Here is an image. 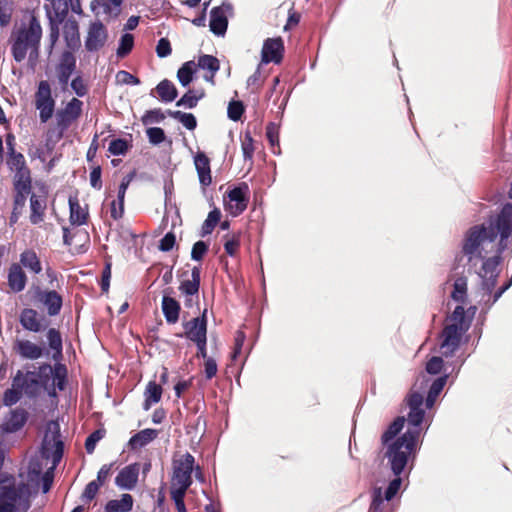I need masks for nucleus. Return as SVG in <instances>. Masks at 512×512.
Returning <instances> with one entry per match:
<instances>
[{
	"instance_id": "obj_31",
	"label": "nucleus",
	"mask_w": 512,
	"mask_h": 512,
	"mask_svg": "<svg viewBox=\"0 0 512 512\" xmlns=\"http://www.w3.org/2000/svg\"><path fill=\"white\" fill-rule=\"evenodd\" d=\"M199 68L203 70H207L209 74L204 75V79L211 83L212 85L215 84V75L220 69V62L218 58H216L213 55L204 54L199 56L198 62L196 64Z\"/></svg>"
},
{
	"instance_id": "obj_37",
	"label": "nucleus",
	"mask_w": 512,
	"mask_h": 512,
	"mask_svg": "<svg viewBox=\"0 0 512 512\" xmlns=\"http://www.w3.org/2000/svg\"><path fill=\"white\" fill-rule=\"evenodd\" d=\"M156 91L163 102H172L178 96L175 85L168 79H164L156 86Z\"/></svg>"
},
{
	"instance_id": "obj_58",
	"label": "nucleus",
	"mask_w": 512,
	"mask_h": 512,
	"mask_svg": "<svg viewBox=\"0 0 512 512\" xmlns=\"http://www.w3.org/2000/svg\"><path fill=\"white\" fill-rule=\"evenodd\" d=\"M402 484V479L400 476H396L392 481H390L388 487L384 493V500L391 501L399 492Z\"/></svg>"
},
{
	"instance_id": "obj_5",
	"label": "nucleus",
	"mask_w": 512,
	"mask_h": 512,
	"mask_svg": "<svg viewBox=\"0 0 512 512\" xmlns=\"http://www.w3.org/2000/svg\"><path fill=\"white\" fill-rule=\"evenodd\" d=\"M35 494L37 490L25 482L22 474L3 472L0 475V512H27Z\"/></svg>"
},
{
	"instance_id": "obj_36",
	"label": "nucleus",
	"mask_w": 512,
	"mask_h": 512,
	"mask_svg": "<svg viewBox=\"0 0 512 512\" xmlns=\"http://www.w3.org/2000/svg\"><path fill=\"white\" fill-rule=\"evenodd\" d=\"M162 394L163 389L161 384H158L155 381H149L144 391L145 399L143 402V409L148 411L153 404L160 402Z\"/></svg>"
},
{
	"instance_id": "obj_45",
	"label": "nucleus",
	"mask_w": 512,
	"mask_h": 512,
	"mask_svg": "<svg viewBox=\"0 0 512 512\" xmlns=\"http://www.w3.org/2000/svg\"><path fill=\"white\" fill-rule=\"evenodd\" d=\"M169 116L178 120L188 130H194L197 127L196 117L192 113L182 111H168Z\"/></svg>"
},
{
	"instance_id": "obj_24",
	"label": "nucleus",
	"mask_w": 512,
	"mask_h": 512,
	"mask_svg": "<svg viewBox=\"0 0 512 512\" xmlns=\"http://www.w3.org/2000/svg\"><path fill=\"white\" fill-rule=\"evenodd\" d=\"M63 37L68 49L76 51L81 46L79 24L76 19L68 18L63 25Z\"/></svg>"
},
{
	"instance_id": "obj_23",
	"label": "nucleus",
	"mask_w": 512,
	"mask_h": 512,
	"mask_svg": "<svg viewBox=\"0 0 512 512\" xmlns=\"http://www.w3.org/2000/svg\"><path fill=\"white\" fill-rule=\"evenodd\" d=\"M44 317L40 316L35 309L24 308L19 317L20 324L25 330L38 333L45 328L43 325Z\"/></svg>"
},
{
	"instance_id": "obj_44",
	"label": "nucleus",
	"mask_w": 512,
	"mask_h": 512,
	"mask_svg": "<svg viewBox=\"0 0 512 512\" xmlns=\"http://www.w3.org/2000/svg\"><path fill=\"white\" fill-rule=\"evenodd\" d=\"M266 137L274 154L280 153L279 145V125L270 122L266 126Z\"/></svg>"
},
{
	"instance_id": "obj_57",
	"label": "nucleus",
	"mask_w": 512,
	"mask_h": 512,
	"mask_svg": "<svg viewBox=\"0 0 512 512\" xmlns=\"http://www.w3.org/2000/svg\"><path fill=\"white\" fill-rule=\"evenodd\" d=\"M12 7L8 0H0V25L6 26L10 23Z\"/></svg>"
},
{
	"instance_id": "obj_32",
	"label": "nucleus",
	"mask_w": 512,
	"mask_h": 512,
	"mask_svg": "<svg viewBox=\"0 0 512 512\" xmlns=\"http://www.w3.org/2000/svg\"><path fill=\"white\" fill-rule=\"evenodd\" d=\"M70 216L69 221L72 225L81 226L87 223L89 213L87 207H82L77 198H69Z\"/></svg>"
},
{
	"instance_id": "obj_7",
	"label": "nucleus",
	"mask_w": 512,
	"mask_h": 512,
	"mask_svg": "<svg viewBox=\"0 0 512 512\" xmlns=\"http://www.w3.org/2000/svg\"><path fill=\"white\" fill-rule=\"evenodd\" d=\"M64 443L61 440L60 426L58 422L50 421L47 424L46 433L42 442V453L46 458H52L53 467L47 470L41 477L42 492L47 493L52 487L54 467L60 462L63 456Z\"/></svg>"
},
{
	"instance_id": "obj_11",
	"label": "nucleus",
	"mask_w": 512,
	"mask_h": 512,
	"mask_svg": "<svg viewBox=\"0 0 512 512\" xmlns=\"http://www.w3.org/2000/svg\"><path fill=\"white\" fill-rule=\"evenodd\" d=\"M194 464L195 458L189 452H186L179 458L173 459V473L171 477V482L175 484H184L186 486H191L192 472L195 469Z\"/></svg>"
},
{
	"instance_id": "obj_14",
	"label": "nucleus",
	"mask_w": 512,
	"mask_h": 512,
	"mask_svg": "<svg viewBox=\"0 0 512 512\" xmlns=\"http://www.w3.org/2000/svg\"><path fill=\"white\" fill-rule=\"evenodd\" d=\"M107 40L108 30L106 26L100 20L90 22L85 38V49L88 52H98L106 45Z\"/></svg>"
},
{
	"instance_id": "obj_61",
	"label": "nucleus",
	"mask_w": 512,
	"mask_h": 512,
	"mask_svg": "<svg viewBox=\"0 0 512 512\" xmlns=\"http://www.w3.org/2000/svg\"><path fill=\"white\" fill-rule=\"evenodd\" d=\"M104 436V431L95 430L92 432L85 440V449L87 453L91 454L94 452L96 444L100 441Z\"/></svg>"
},
{
	"instance_id": "obj_9",
	"label": "nucleus",
	"mask_w": 512,
	"mask_h": 512,
	"mask_svg": "<svg viewBox=\"0 0 512 512\" xmlns=\"http://www.w3.org/2000/svg\"><path fill=\"white\" fill-rule=\"evenodd\" d=\"M35 107L39 111L41 123H47L55 111V100L52 97L51 87L48 81L39 82L35 93Z\"/></svg>"
},
{
	"instance_id": "obj_21",
	"label": "nucleus",
	"mask_w": 512,
	"mask_h": 512,
	"mask_svg": "<svg viewBox=\"0 0 512 512\" xmlns=\"http://www.w3.org/2000/svg\"><path fill=\"white\" fill-rule=\"evenodd\" d=\"M74 51L65 50L60 56V61L57 67L58 79L62 85H66L76 69V57Z\"/></svg>"
},
{
	"instance_id": "obj_26",
	"label": "nucleus",
	"mask_w": 512,
	"mask_h": 512,
	"mask_svg": "<svg viewBox=\"0 0 512 512\" xmlns=\"http://www.w3.org/2000/svg\"><path fill=\"white\" fill-rule=\"evenodd\" d=\"M27 275L18 263H12L8 269L7 281L13 293L23 291L27 284Z\"/></svg>"
},
{
	"instance_id": "obj_42",
	"label": "nucleus",
	"mask_w": 512,
	"mask_h": 512,
	"mask_svg": "<svg viewBox=\"0 0 512 512\" xmlns=\"http://www.w3.org/2000/svg\"><path fill=\"white\" fill-rule=\"evenodd\" d=\"M453 300L464 303L467 298V278L465 276L458 277L453 284L451 293Z\"/></svg>"
},
{
	"instance_id": "obj_59",
	"label": "nucleus",
	"mask_w": 512,
	"mask_h": 512,
	"mask_svg": "<svg viewBox=\"0 0 512 512\" xmlns=\"http://www.w3.org/2000/svg\"><path fill=\"white\" fill-rule=\"evenodd\" d=\"M209 250V246L204 241L194 243L191 250V258L195 261H201Z\"/></svg>"
},
{
	"instance_id": "obj_51",
	"label": "nucleus",
	"mask_w": 512,
	"mask_h": 512,
	"mask_svg": "<svg viewBox=\"0 0 512 512\" xmlns=\"http://www.w3.org/2000/svg\"><path fill=\"white\" fill-rule=\"evenodd\" d=\"M225 243H224V250L225 252L231 256L234 257L238 254L239 248H240V235L239 234H233L232 236L225 235Z\"/></svg>"
},
{
	"instance_id": "obj_4",
	"label": "nucleus",
	"mask_w": 512,
	"mask_h": 512,
	"mask_svg": "<svg viewBox=\"0 0 512 512\" xmlns=\"http://www.w3.org/2000/svg\"><path fill=\"white\" fill-rule=\"evenodd\" d=\"M51 378V365L42 364L37 370L23 372L18 370L12 379L11 388L2 396L4 406L11 407L20 401L23 395L36 399L46 390Z\"/></svg>"
},
{
	"instance_id": "obj_34",
	"label": "nucleus",
	"mask_w": 512,
	"mask_h": 512,
	"mask_svg": "<svg viewBox=\"0 0 512 512\" xmlns=\"http://www.w3.org/2000/svg\"><path fill=\"white\" fill-rule=\"evenodd\" d=\"M22 268L27 269L33 274H40L42 272V264L33 249H26L20 254V263Z\"/></svg>"
},
{
	"instance_id": "obj_64",
	"label": "nucleus",
	"mask_w": 512,
	"mask_h": 512,
	"mask_svg": "<svg viewBox=\"0 0 512 512\" xmlns=\"http://www.w3.org/2000/svg\"><path fill=\"white\" fill-rule=\"evenodd\" d=\"M176 244V236L173 232H168L160 240L158 248L162 252H168L173 249Z\"/></svg>"
},
{
	"instance_id": "obj_46",
	"label": "nucleus",
	"mask_w": 512,
	"mask_h": 512,
	"mask_svg": "<svg viewBox=\"0 0 512 512\" xmlns=\"http://www.w3.org/2000/svg\"><path fill=\"white\" fill-rule=\"evenodd\" d=\"M53 7L57 14L62 15H66L69 8L76 14L83 12L80 0H62L60 3L57 1L56 6Z\"/></svg>"
},
{
	"instance_id": "obj_60",
	"label": "nucleus",
	"mask_w": 512,
	"mask_h": 512,
	"mask_svg": "<svg viewBox=\"0 0 512 512\" xmlns=\"http://www.w3.org/2000/svg\"><path fill=\"white\" fill-rule=\"evenodd\" d=\"M149 142L154 145H158L165 140L164 130L160 127H151L146 130Z\"/></svg>"
},
{
	"instance_id": "obj_27",
	"label": "nucleus",
	"mask_w": 512,
	"mask_h": 512,
	"mask_svg": "<svg viewBox=\"0 0 512 512\" xmlns=\"http://www.w3.org/2000/svg\"><path fill=\"white\" fill-rule=\"evenodd\" d=\"M14 351L24 359L36 360L44 355V348L29 340H16L13 346Z\"/></svg>"
},
{
	"instance_id": "obj_10",
	"label": "nucleus",
	"mask_w": 512,
	"mask_h": 512,
	"mask_svg": "<svg viewBox=\"0 0 512 512\" xmlns=\"http://www.w3.org/2000/svg\"><path fill=\"white\" fill-rule=\"evenodd\" d=\"M83 102L78 98H72L64 108L56 112V126L59 131L58 139H61L68 128L76 122L82 114Z\"/></svg>"
},
{
	"instance_id": "obj_33",
	"label": "nucleus",
	"mask_w": 512,
	"mask_h": 512,
	"mask_svg": "<svg viewBox=\"0 0 512 512\" xmlns=\"http://www.w3.org/2000/svg\"><path fill=\"white\" fill-rule=\"evenodd\" d=\"M158 434H159V432L156 429H151V428L143 429V430L137 432L136 434H134L129 439L128 446L132 450L142 448V447L146 446L147 444H149L150 442H152L153 440H155L158 437Z\"/></svg>"
},
{
	"instance_id": "obj_12",
	"label": "nucleus",
	"mask_w": 512,
	"mask_h": 512,
	"mask_svg": "<svg viewBox=\"0 0 512 512\" xmlns=\"http://www.w3.org/2000/svg\"><path fill=\"white\" fill-rule=\"evenodd\" d=\"M207 325V309L205 308L199 316L183 322L184 332L177 334V337H185L191 342H199L207 338Z\"/></svg>"
},
{
	"instance_id": "obj_22",
	"label": "nucleus",
	"mask_w": 512,
	"mask_h": 512,
	"mask_svg": "<svg viewBox=\"0 0 512 512\" xmlns=\"http://www.w3.org/2000/svg\"><path fill=\"white\" fill-rule=\"evenodd\" d=\"M47 209V192L43 194L32 193L30 195V222L34 225L44 221Z\"/></svg>"
},
{
	"instance_id": "obj_55",
	"label": "nucleus",
	"mask_w": 512,
	"mask_h": 512,
	"mask_svg": "<svg viewBox=\"0 0 512 512\" xmlns=\"http://www.w3.org/2000/svg\"><path fill=\"white\" fill-rule=\"evenodd\" d=\"M241 148L243 152L244 160H252L255 147H254V140L249 132H247L244 136V139L241 142Z\"/></svg>"
},
{
	"instance_id": "obj_62",
	"label": "nucleus",
	"mask_w": 512,
	"mask_h": 512,
	"mask_svg": "<svg viewBox=\"0 0 512 512\" xmlns=\"http://www.w3.org/2000/svg\"><path fill=\"white\" fill-rule=\"evenodd\" d=\"M165 119V115L160 108L149 110L145 113L142 118L143 124H152L155 122H161Z\"/></svg>"
},
{
	"instance_id": "obj_47",
	"label": "nucleus",
	"mask_w": 512,
	"mask_h": 512,
	"mask_svg": "<svg viewBox=\"0 0 512 512\" xmlns=\"http://www.w3.org/2000/svg\"><path fill=\"white\" fill-rule=\"evenodd\" d=\"M42 467L38 462H31L28 467L27 476L24 477L25 482L32 485L33 489L38 491L39 480L41 477Z\"/></svg>"
},
{
	"instance_id": "obj_52",
	"label": "nucleus",
	"mask_w": 512,
	"mask_h": 512,
	"mask_svg": "<svg viewBox=\"0 0 512 512\" xmlns=\"http://www.w3.org/2000/svg\"><path fill=\"white\" fill-rule=\"evenodd\" d=\"M245 112V107L242 101L232 100L228 104L227 114L232 121H239Z\"/></svg>"
},
{
	"instance_id": "obj_3",
	"label": "nucleus",
	"mask_w": 512,
	"mask_h": 512,
	"mask_svg": "<svg viewBox=\"0 0 512 512\" xmlns=\"http://www.w3.org/2000/svg\"><path fill=\"white\" fill-rule=\"evenodd\" d=\"M41 39V24L37 17L32 15L28 23H21L10 35L9 44L13 59L21 63L27 58L29 66L34 68L40 56Z\"/></svg>"
},
{
	"instance_id": "obj_6",
	"label": "nucleus",
	"mask_w": 512,
	"mask_h": 512,
	"mask_svg": "<svg viewBox=\"0 0 512 512\" xmlns=\"http://www.w3.org/2000/svg\"><path fill=\"white\" fill-rule=\"evenodd\" d=\"M448 322L441 333L440 349L445 357L452 356L459 348L461 339L471 324V319L465 315V309L462 305L455 307L452 314L448 317Z\"/></svg>"
},
{
	"instance_id": "obj_49",
	"label": "nucleus",
	"mask_w": 512,
	"mask_h": 512,
	"mask_svg": "<svg viewBox=\"0 0 512 512\" xmlns=\"http://www.w3.org/2000/svg\"><path fill=\"white\" fill-rule=\"evenodd\" d=\"M134 37L130 33H125L121 36L119 46L116 54L119 58L126 57L133 49Z\"/></svg>"
},
{
	"instance_id": "obj_1",
	"label": "nucleus",
	"mask_w": 512,
	"mask_h": 512,
	"mask_svg": "<svg viewBox=\"0 0 512 512\" xmlns=\"http://www.w3.org/2000/svg\"><path fill=\"white\" fill-rule=\"evenodd\" d=\"M429 379H423L419 388L422 392L416 390L417 384L410 389L409 393L404 399L405 404L409 408L407 415V422L409 424L408 430L393 443L388 445L385 457L388 458L391 470L395 476H400L411 454L415 451L419 436L420 425L423 421L425 411L422 408L424 403V392L428 387Z\"/></svg>"
},
{
	"instance_id": "obj_16",
	"label": "nucleus",
	"mask_w": 512,
	"mask_h": 512,
	"mask_svg": "<svg viewBox=\"0 0 512 512\" xmlns=\"http://www.w3.org/2000/svg\"><path fill=\"white\" fill-rule=\"evenodd\" d=\"M13 185V207L9 218L10 225L18 222L25 207L27 197L32 194V184H12Z\"/></svg>"
},
{
	"instance_id": "obj_41",
	"label": "nucleus",
	"mask_w": 512,
	"mask_h": 512,
	"mask_svg": "<svg viewBox=\"0 0 512 512\" xmlns=\"http://www.w3.org/2000/svg\"><path fill=\"white\" fill-rule=\"evenodd\" d=\"M195 67L196 63L194 61H187L178 69L177 78L182 86H188L192 82Z\"/></svg>"
},
{
	"instance_id": "obj_63",
	"label": "nucleus",
	"mask_w": 512,
	"mask_h": 512,
	"mask_svg": "<svg viewBox=\"0 0 512 512\" xmlns=\"http://www.w3.org/2000/svg\"><path fill=\"white\" fill-rule=\"evenodd\" d=\"M190 486L175 484L171 482L170 495L173 501H184L186 491Z\"/></svg>"
},
{
	"instance_id": "obj_2",
	"label": "nucleus",
	"mask_w": 512,
	"mask_h": 512,
	"mask_svg": "<svg viewBox=\"0 0 512 512\" xmlns=\"http://www.w3.org/2000/svg\"><path fill=\"white\" fill-rule=\"evenodd\" d=\"M512 235V203L503 205L495 218L489 220V225H475L466 235L462 246V252L468 257V262L474 258L483 259L481 245L485 242L493 243L498 253H503L507 247V239Z\"/></svg>"
},
{
	"instance_id": "obj_17",
	"label": "nucleus",
	"mask_w": 512,
	"mask_h": 512,
	"mask_svg": "<svg viewBox=\"0 0 512 512\" xmlns=\"http://www.w3.org/2000/svg\"><path fill=\"white\" fill-rule=\"evenodd\" d=\"M180 284L178 290L182 296H197L199 295L201 284V268L194 266L191 269L190 277L188 271L180 274Z\"/></svg>"
},
{
	"instance_id": "obj_50",
	"label": "nucleus",
	"mask_w": 512,
	"mask_h": 512,
	"mask_svg": "<svg viewBox=\"0 0 512 512\" xmlns=\"http://www.w3.org/2000/svg\"><path fill=\"white\" fill-rule=\"evenodd\" d=\"M131 143L123 138L113 139L108 147V151L110 154L119 156L125 155L129 148L131 147Z\"/></svg>"
},
{
	"instance_id": "obj_30",
	"label": "nucleus",
	"mask_w": 512,
	"mask_h": 512,
	"mask_svg": "<svg viewBox=\"0 0 512 512\" xmlns=\"http://www.w3.org/2000/svg\"><path fill=\"white\" fill-rule=\"evenodd\" d=\"M161 308L168 324H175L178 322L181 306L175 298L164 295L162 298Z\"/></svg>"
},
{
	"instance_id": "obj_56",
	"label": "nucleus",
	"mask_w": 512,
	"mask_h": 512,
	"mask_svg": "<svg viewBox=\"0 0 512 512\" xmlns=\"http://www.w3.org/2000/svg\"><path fill=\"white\" fill-rule=\"evenodd\" d=\"M100 487L97 481L89 482L81 495V499L86 503L91 502L98 494Z\"/></svg>"
},
{
	"instance_id": "obj_29",
	"label": "nucleus",
	"mask_w": 512,
	"mask_h": 512,
	"mask_svg": "<svg viewBox=\"0 0 512 512\" xmlns=\"http://www.w3.org/2000/svg\"><path fill=\"white\" fill-rule=\"evenodd\" d=\"M228 19L222 7H214L210 11L209 27L212 33L217 36H223L226 33Z\"/></svg>"
},
{
	"instance_id": "obj_54",
	"label": "nucleus",
	"mask_w": 512,
	"mask_h": 512,
	"mask_svg": "<svg viewBox=\"0 0 512 512\" xmlns=\"http://www.w3.org/2000/svg\"><path fill=\"white\" fill-rule=\"evenodd\" d=\"M368 512H384V498L381 487H375Z\"/></svg>"
},
{
	"instance_id": "obj_43",
	"label": "nucleus",
	"mask_w": 512,
	"mask_h": 512,
	"mask_svg": "<svg viewBox=\"0 0 512 512\" xmlns=\"http://www.w3.org/2000/svg\"><path fill=\"white\" fill-rule=\"evenodd\" d=\"M51 376H53V385L60 391L64 390L67 382V368L63 364L51 366Z\"/></svg>"
},
{
	"instance_id": "obj_19",
	"label": "nucleus",
	"mask_w": 512,
	"mask_h": 512,
	"mask_svg": "<svg viewBox=\"0 0 512 512\" xmlns=\"http://www.w3.org/2000/svg\"><path fill=\"white\" fill-rule=\"evenodd\" d=\"M284 55V41L281 37L267 38L262 47L261 58L263 63L274 62L279 64Z\"/></svg>"
},
{
	"instance_id": "obj_15",
	"label": "nucleus",
	"mask_w": 512,
	"mask_h": 512,
	"mask_svg": "<svg viewBox=\"0 0 512 512\" xmlns=\"http://www.w3.org/2000/svg\"><path fill=\"white\" fill-rule=\"evenodd\" d=\"M248 192L249 187L244 182L229 190L226 193L228 198L226 210H228L233 216L242 214L246 210L249 202Z\"/></svg>"
},
{
	"instance_id": "obj_35",
	"label": "nucleus",
	"mask_w": 512,
	"mask_h": 512,
	"mask_svg": "<svg viewBox=\"0 0 512 512\" xmlns=\"http://www.w3.org/2000/svg\"><path fill=\"white\" fill-rule=\"evenodd\" d=\"M133 504L132 495L124 493L120 499L109 500L104 507V512H130L133 509Z\"/></svg>"
},
{
	"instance_id": "obj_13",
	"label": "nucleus",
	"mask_w": 512,
	"mask_h": 512,
	"mask_svg": "<svg viewBox=\"0 0 512 512\" xmlns=\"http://www.w3.org/2000/svg\"><path fill=\"white\" fill-rule=\"evenodd\" d=\"M33 299L35 303L45 307L50 316L58 315L63 305V298L57 291L42 289L39 286L33 290Z\"/></svg>"
},
{
	"instance_id": "obj_38",
	"label": "nucleus",
	"mask_w": 512,
	"mask_h": 512,
	"mask_svg": "<svg viewBox=\"0 0 512 512\" xmlns=\"http://www.w3.org/2000/svg\"><path fill=\"white\" fill-rule=\"evenodd\" d=\"M406 418L404 416H398L394 419V421L388 426V428L384 431L381 436V442L383 445H387L391 440H393L403 429Z\"/></svg>"
},
{
	"instance_id": "obj_25",
	"label": "nucleus",
	"mask_w": 512,
	"mask_h": 512,
	"mask_svg": "<svg viewBox=\"0 0 512 512\" xmlns=\"http://www.w3.org/2000/svg\"><path fill=\"white\" fill-rule=\"evenodd\" d=\"M28 420V412L23 408L11 410L5 417L2 428L5 432L14 433L19 431Z\"/></svg>"
},
{
	"instance_id": "obj_8",
	"label": "nucleus",
	"mask_w": 512,
	"mask_h": 512,
	"mask_svg": "<svg viewBox=\"0 0 512 512\" xmlns=\"http://www.w3.org/2000/svg\"><path fill=\"white\" fill-rule=\"evenodd\" d=\"M7 166L14 173L12 184H32L31 170L24 155L11 145L7 153Z\"/></svg>"
},
{
	"instance_id": "obj_48",
	"label": "nucleus",
	"mask_w": 512,
	"mask_h": 512,
	"mask_svg": "<svg viewBox=\"0 0 512 512\" xmlns=\"http://www.w3.org/2000/svg\"><path fill=\"white\" fill-rule=\"evenodd\" d=\"M204 97V92L201 91L199 95L195 94L194 90H188L177 102L176 106H183L185 108H195L198 101Z\"/></svg>"
},
{
	"instance_id": "obj_40",
	"label": "nucleus",
	"mask_w": 512,
	"mask_h": 512,
	"mask_svg": "<svg viewBox=\"0 0 512 512\" xmlns=\"http://www.w3.org/2000/svg\"><path fill=\"white\" fill-rule=\"evenodd\" d=\"M221 211L218 208H214L209 212L206 220L203 222L201 227V236L204 237L213 232L215 227L219 224L221 220Z\"/></svg>"
},
{
	"instance_id": "obj_28",
	"label": "nucleus",
	"mask_w": 512,
	"mask_h": 512,
	"mask_svg": "<svg viewBox=\"0 0 512 512\" xmlns=\"http://www.w3.org/2000/svg\"><path fill=\"white\" fill-rule=\"evenodd\" d=\"M195 168L199 177V182L203 187L212 183L210 160L203 152H198L194 158Z\"/></svg>"
},
{
	"instance_id": "obj_18",
	"label": "nucleus",
	"mask_w": 512,
	"mask_h": 512,
	"mask_svg": "<svg viewBox=\"0 0 512 512\" xmlns=\"http://www.w3.org/2000/svg\"><path fill=\"white\" fill-rule=\"evenodd\" d=\"M496 251V255L493 257L483 258V263L478 272L479 276L484 279V285L488 291H491L496 285V278L498 276L497 268L500 264V255Z\"/></svg>"
},
{
	"instance_id": "obj_39",
	"label": "nucleus",
	"mask_w": 512,
	"mask_h": 512,
	"mask_svg": "<svg viewBox=\"0 0 512 512\" xmlns=\"http://www.w3.org/2000/svg\"><path fill=\"white\" fill-rule=\"evenodd\" d=\"M447 381V376H442L435 379L429 386L427 397L425 399V405L427 408H431L441 391L443 390Z\"/></svg>"
},
{
	"instance_id": "obj_53",
	"label": "nucleus",
	"mask_w": 512,
	"mask_h": 512,
	"mask_svg": "<svg viewBox=\"0 0 512 512\" xmlns=\"http://www.w3.org/2000/svg\"><path fill=\"white\" fill-rule=\"evenodd\" d=\"M47 339L51 350L57 354L62 352V337L60 332L55 328H50L47 332Z\"/></svg>"
},
{
	"instance_id": "obj_20",
	"label": "nucleus",
	"mask_w": 512,
	"mask_h": 512,
	"mask_svg": "<svg viewBox=\"0 0 512 512\" xmlns=\"http://www.w3.org/2000/svg\"><path fill=\"white\" fill-rule=\"evenodd\" d=\"M140 464L132 463L122 468L115 478V485L123 490H133L138 483Z\"/></svg>"
}]
</instances>
